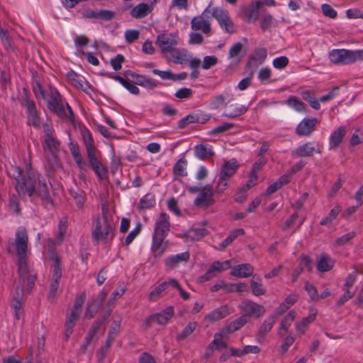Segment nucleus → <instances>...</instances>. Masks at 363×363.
<instances>
[{
    "label": "nucleus",
    "instance_id": "obj_1",
    "mask_svg": "<svg viewBox=\"0 0 363 363\" xmlns=\"http://www.w3.org/2000/svg\"><path fill=\"white\" fill-rule=\"evenodd\" d=\"M28 235L24 228L17 229L14 241L10 240L8 244V250L12 252L13 249L18 257V284L12 294V308L17 320H19L23 314L22 299L23 296V285L26 282L27 289L30 291L34 286L36 280V273L27 264V256L28 252Z\"/></svg>",
    "mask_w": 363,
    "mask_h": 363
},
{
    "label": "nucleus",
    "instance_id": "obj_2",
    "mask_svg": "<svg viewBox=\"0 0 363 363\" xmlns=\"http://www.w3.org/2000/svg\"><path fill=\"white\" fill-rule=\"evenodd\" d=\"M101 211V216L93 220L91 238L96 244H108L114 238V228L112 222L108 219V211L105 206H102Z\"/></svg>",
    "mask_w": 363,
    "mask_h": 363
},
{
    "label": "nucleus",
    "instance_id": "obj_3",
    "mask_svg": "<svg viewBox=\"0 0 363 363\" xmlns=\"http://www.w3.org/2000/svg\"><path fill=\"white\" fill-rule=\"evenodd\" d=\"M48 110L56 114L62 119L74 120V113L70 106L64 104L62 96L57 89L50 86L47 91L46 99Z\"/></svg>",
    "mask_w": 363,
    "mask_h": 363
},
{
    "label": "nucleus",
    "instance_id": "obj_4",
    "mask_svg": "<svg viewBox=\"0 0 363 363\" xmlns=\"http://www.w3.org/2000/svg\"><path fill=\"white\" fill-rule=\"evenodd\" d=\"M17 175L15 177L16 181V190L23 199L27 196L30 198V201L35 202V193L38 189V175H25L19 167L16 168Z\"/></svg>",
    "mask_w": 363,
    "mask_h": 363
},
{
    "label": "nucleus",
    "instance_id": "obj_5",
    "mask_svg": "<svg viewBox=\"0 0 363 363\" xmlns=\"http://www.w3.org/2000/svg\"><path fill=\"white\" fill-rule=\"evenodd\" d=\"M328 57L334 64H352L357 61H363V50L334 49L329 52Z\"/></svg>",
    "mask_w": 363,
    "mask_h": 363
},
{
    "label": "nucleus",
    "instance_id": "obj_6",
    "mask_svg": "<svg viewBox=\"0 0 363 363\" xmlns=\"http://www.w3.org/2000/svg\"><path fill=\"white\" fill-rule=\"evenodd\" d=\"M84 301L85 294L83 293L76 298L73 308L71 309L70 313L67 315V319L65 325V336L66 340L69 339L73 332V328L81 314L82 307Z\"/></svg>",
    "mask_w": 363,
    "mask_h": 363
},
{
    "label": "nucleus",
    "instance_id": "obj_7",
    "mask_svg": "<svg viewBox=\"0 0 363 363\" xmlns=\"http://www.w3.org/2000/svg\"><path fill=\"white\" fill-rule=\"evenodd\" d=\"M208 6H210L211 17L216 18L220 28L226 33H233L235 25L229 17L228 12L220 7H212V2Z\"/></svg>",
    "mask_w": 363,
    "mask_h": 363
},
{
    "label": "nucleus",
    "instance_id": "obj_8",
    "mask_svg": "<svg viewBox=\"0 0 363 363\" xmlns=\"http://www.w3.org/2000/svg\"><path fill=\"white\" fill-rule=\"evenodd\" d=\"M210 6H208L202 13L191 19V27L194 31L200 30L203 33L210 35L211 33Z\"/></svg>",
    "mask_w": 363,
    "mask_h": 363
},
{
    "label": "nucleus",
    "instance_id": "obj_9",
    "mask_svg": "<svg viewBox=\"0 0 363 363\" xmlns=\"http://www.w3.org/2000/svg\"><path fill=\"white\" fill-rule=\"evenodd\" d=\"M179 42V35L177 33H161L157 35L155 44L164 55L175 48Z\"/></svg>",
    "mask_w": 363,
    "mask_h": 363
},
{
    "label": "nucleus",
    "instance_id": "obj_10",
    "mask_svg": "<svg viewBox=\"0 0 363 363\" xmlns=\"http://www.w3.org/2000/svg\"><path fill=\"white\" fill-rule=\"evenodd\" d=\"M213 194L212 185H206L201 189L200 192L194 201V205L199 208H208L216 203Z\"/></svg>",
    "mask_w": 363,
    "mask_h": 363
},
{
    "label": "nucleus",
    "instance_id": "obj_11",
    "mask_svg": "<svg viewBox=\"0 0 363 363\" xmlns=\"http://www.w3.org/2000/svg\"><path fill=\"white\" fill-rule=\"evenodd\" d=\"M35 202L38 199H40L43 205L48 209L53 207V201L50 195L48 187L45 177L38 174V189L35 193Z\"/></svg>",
    "mask_w": 363,
    "mask_h": 363
},
{
    "label": "nucleus",
    "instance_id": "obj_12",
    "mask_svg": "<svg viewBox=\"0 0 363 363\" xmlns=\"http://www.w3.org/2000/svg\"><path fill=\"white\" fill-rule=\"evenodd\" d=\"M239 308L244 313L242 315H246L247 319L248 316L251 315L259 318L266 312L265 308L262 305L247 299L242 301Z\"/></svg>",
    "mask_w": 363,
    "mask_h": 363
},
{
    "label": "nucleus",
    "instance_id": "obj_13",
    "mask_svg": "<svg viewBox=\"0 0 363 363\" xmlns=\"http://www.w3.org/2000/svg\"><path fill=\"white\" fill-rule=\"evenodd\" d=\"M169 217L165 213H162L156 220L152 236L166 238L170 230Z\"/></svg>",
    "mask_w": 363,
    "mask_h": 363
},
{
    "label": "nucleus",
    "instance_id": "obj_14",
    "mask_svg": "<svg viewBox=\"0 0 363 363\" xmlns=\"http://www.w3.org/2000/svg\"><path fill=\"white\" fill-rule=\"evenodd\" d=\"M22 104L27 109L26 113L28 118V124L32 125L34 127H39L40 121L35 102L32 100H30L28 96L26 95L23 99Z\"/></svg>",
    "mask_w": 363,
    "mask_h": 363
},
{
    "label": "nucleus",
    "instance_id": "obj_15",
    "mask_svg": "<svg viewBox=\"0 0 363 363\" xmlns=\"http://www.w3.org/2000/svg\"><path fill=\"white\" fill-rule=\"evenodd\" d=\"M318 121L316 118H305L296 128V133L299 136H309L314 130Z\"/></svg>",
    "mask_w": 363,
    "mask_h": 363
},
{
    "label": "nucleus",
    "instance_id": "obj_16",
    "mask_svg": "<svg viewBox=\"0 0 363 363\" xmlns=\"http://www.w3.org/2000/svg\"><path fill=\"white\" fill-rule=\"evenodd\" d=\"M173 315L174 308L172 306H169L161 313L150 316L147 320V325L149 326L153 322H155L159 325H165L172 318Z\"/></svg>",
    "mask_w": 363,
    "mask_h": 363
},
{
    "label": "nucleus",
    "instance_id": "obj_17",
    "mask_svg": "<svg viewBox=\"0 0 363 363\" xmlns=\"http://www.w3.org/2000/svg\"><path fill=\"white\" fill-rule=\"evenodd\" d=\"M152 11V4L140 3L131 9L130 15L133 18L140 19L146 17Z\"/></svg>",
    "mask_w": 363,
    "mask_h": 363
},
{
    "label": "nucleus",
    "instance_id": "obj_18",
    "mask_svg": "<svg viewBox=\"0 0 363 363\" xmlns=\"http://www.w3.org/2000/svg\"><path fill=\"white\" fill-rule=\"evenodd\" d=\"M89 164L92 167V169L96 173L97 177L100 180H103L107 178L108 170L102 164V163L98 160L96 154L88 156Z\"/></svg>",
    "mask_w": 363,
    "mask_h": 363
},
{
    "label": "nucleus",
    "instance_id": "obj_19",
    "mask_svg": "<svg viewBox=\"0 0 363 363\" xmlns=\"http://www.w3.org/2000/svg\"><path fill=\"white\" fill-rule=\"evenodd\" d=\"M315 152L320 154L321 153V150L319 148L316 149L313 146L312 143L308 142L295 149L292 152V155L297 157H305L312 156Z\"/></svg>",
    "mask_w": 363,
    "mask_h": 363
},
{
    "label": "nucleus",
    "instance_id": "obj_20",
    "mask_svg": "<svg viewBox=\"0 0 363 363\" xmlns=\"http://www.w3.org/2000/svg\"><path fill=\"white\" fill-rule=\"evenodd\" d=\"M166 238L152 236V242L151 250L154 253L155 257H160L166 251L169 243L165 241Z\"/></svg>",
    "mask_w": 363,
    "mask_h": 363
},
{
    "label": "nucleus",
    "instance_id": "obj_21",
    "mask_svg": "<svg viewBox=\"0 0 363 363\" xmlns=\"http://www.w3.org/2000/svg\"><path fill=\"white\" fill-rule=\"evenodd\" d=\"M190 258L188 251L182 253L171 255L164 260L165 267L167 269H174L182 262H186Z\"/></svg>",
    "mask_w": 363,
    "mask_h": 363
},
{
    "label": "nucleus",
    "instance_id": "obj_22",
    "mask_svg": "<svg viewBox=\"0 0 363 363\" xmlns=\"http://www.w3.org/2000/svg\"><path fill=\"white\" fill-rule=\"evenodd\" d=\"M102 324V321H95L91 328H90L89 331L88 332L84 343L81 345L79 352V354H84L86 353L87 350L88 346L90 345L91 342L92 341L94 335L100 328L101 325Z\"/></svg>",
    "mask_w": 363,
    "mask_h": 363
},
{
    "label": "nucleus",
    "instance_id": "obj_23",
    "mask_svg": "<svg viewBox=\"0 0 363 363\" xmlns=\"http://www.w3.org/2000/svg\"><path fill=\"white\" fill-rule=\"evenodd\" d=\"M165 58L175 64H183L188 60V52L185 50L180 51L175 47L165 55Z\"/></svg>",
    "mask_w": 363,
    "mask_h": 363
},
{
    "label": "nucleus",
    "instance_id": "obj_24",
    "mask_svg": "<svg viewBox=\"0 0 363 363\" xmlns=\"http://www.w3.org/2000/svg\"><path fill=\"white\" fill-rule=\"evenodd\" d=\"M231 313L232 311L230 310L228 306H221L220 307L217 308L208 313L205 316V320H208L211 322H216L225 318Z\"/></svg>",
    "mask_w": 363,
    "mask_h": 363
},
{
    "label": "nucleus",
    "instance_id": "obj_25",
    "mask_svg": "<svg viewBox=\"0 0 363 363\" xmlns=\"http://www.w3.org/2000/svg\"><path fill=\"white\" fill-rule=\"evenodd\" d=\"M253 272V267L250 264L246 263L233 267L230 274L235 277L247 278L252 275Z\"/></svg>",
    "mask_w": 363,
    "mask_h": 363
},
{
    "label": "nucleus",
    "instance_id": "obj_26",
    "mask_svg": "<svg viewBox=\"0 0 363 363\" xmlns=\"http://www.w3.org/2000/svg\"><path fill=\"white\" fill-rule=\"evenodd\" d=\"M172 286H177V280L175 279H169L161 283L160 285L156 286L149 294V299L150 301H155L159 296L164 290L167 289Z\"/></svg>",
    "mask_w": 363,
    "mask_h": 363
},
{
    "label": "nucleus",
    "instance_id": "obj_27",
    "mask_svg": "<svg viewBox=\"0 0 363 363\" xmlns=\"http://www.w3.org/2000/svg\"><path fill=\"white\" fill-rule=\"evenodd\" d=\"M267 56V51L266 48L255 49L253 55L250 57L248 66L257 67L265 61Z\"/></svg>",
    "mask_w": 363,
    "mask_h": 363
},
{
    "label": "nucleus",
    "instance_id": "obj_28",
    "mask_svg": "<svg viewBox=\"0 0 363 363\" xmlns=\"http://www.w3.org/2000/svg\"><path fill=\"white\" fill-rule=\"evenodd\" d=\"M247 111V107L238 104H230L223 116L228 118H235Z\"/></svg>",
    "mask_w": 363,
    "mask_h": 363
},
{
    "label": "nucleus",
    "instance_id": "obj_29",
    "mask_svg": "<svg viewBox=\"0 0 363 363\" xmlns=\"http://www.w3.org/2000/svg\"><path fill=\"white\" fill-rule=\"evenodd\" d=\"M44 130L45 132V145L50 152H53L57 150L59 146V143L53 137L51 128L48 125H44Z\"/></svg>",
    "mask_w": 363,
    "mask_h": 363
},
{
    "label": "nucleus",
    "instance_id": "obj_30",
    "mask_svg": "<svg viewBox=\"0 0 363 363\" xmlns=\"http://www.w3.org/2000/svg\"><path fill=\"white\" fill-rule=\"evenodd\" d=\"M296 316V313L294 311H290L281 320L278 335L279 336H284L285 333L287 332L288 328L290 327L293 321L294 320Z\"/></svg>",
    "mask_w": 363,
    "mask_h": 363
},
{
    "label": "nucleus",
    "instance_id": "obj_31",
    "mask_svg": "<svg viewBox=\"0 0 363 363\" xmlns=\"http://www.w3.org/2000/svg\"><path fill=\"white\" fill-rule=\"evenodd\" d=\"M133 83L149 89H153L159 85L157 81L138 74L133 80Z\"/></svg>",
    "mask_w": 363,
    "mask_h": 363
},
{
    "label": "nucleus",
    "instance_id": "obj_32",
    "mask_svg": "<svg viewBox=\"0 0 363 363\" xmlns=\"http://www.w3.org/2000/svg\"><path fill=\"white\" fill-rule=\"evenodd\" d=\"M238 167V164L236 160H230L224 163L219 176L229 179L236 172Z\"/></svg>",
    "mask_w": 363,
    "mask_h": 363
},
{
    "label": "nucleus",
    "instance_id": "obj_33",
    "mask_svg": "<svg viewBox=\"0 0 363 363\" xmlns=\"http://www.w3.org/2000/svg\"><path fill=\"white\" fill-rule=\"evenodd\" d=\"M346 134L345 127L340 126L334 130L330 136V148L337 147L341 143Z\"/></svg>",
    "mask_w": 363,
    "mask_h": 363
},
{
    "label": "nucleus",
    "instance_id": "obj_34",
    "mask_svg": "<svg viewBox=\"0 0 363 363\" xmlns=\"http://www.w3.org/2000/svg\"><path fill=\"white\" fill-rule=\"evenodd\" d=\"M276 322V317L274 315H270L267 317L264 322L262 323V325L260 326L258 333L257 336L260 338H264L266 335L270 332V330L272 329L274 325Z\"/></svg>",
    "mask_w": 363,
    "mask_h": 363
},
{
    "label": "nucleus",
    "instance_id": "obj_35",
    "mask_svg": "<svg viewBox=\"0 0 363 363\" xmlns=\"http://www.w3.org/2000/svg\"><path fill=\"white\" fill-rule=\"evenodd\" d=\"M243 48V45L240 42H238L233 45L230 48L228 52L229 59L233 60V62L238 65L242 59L241 52Z\"/></svg>",
    "mask_w": 363,
    "mask_h": 363
},
{
    "label": "nucleus",
    "instance_id": "obj_36",
    "mask_svg": "<svg viewBox=\"0 0 363 363\" xmlns=\"http://www.w3.org/2000/svg\"><path fill=\"white\" fill-rule=\"evenodd\" d=\"M194 155L196 157L203 160L214 155L211 145L208 144H199L194 147Z\"/></svg>",
    "mask_w": 363,
    "mask_h": 363
},
{
    "label": "nucleus",
    "instance_id": "obj_37",
    "mask_svg": "<svg viewBox=\"0 0 363 363\" xmlns=\"http://www.w3.org/2000/svg\"><path fill=\"white\" fill-rule=\"evenodd\" d=\"M247 322L246 315H241L223 328V331L228 334L233 333L242 328Z\"/></svg>",
    "mask_w": 363,
    "mask_h": 363
},
{
    "label": "nucleus",
    "instance_id": "obj_38",
    "mask_svg": "<svg viewBox=\"0 0 363 363\" xmlns=\"http://www.w3.org/2000/svg\"><path fill=\"white\" fill-rule=\"evenodd\" d=\"M82 139L85 145L87 157L94 155L96 149L91 133L89 130L86 129L82 132Z\"/></svg>",
    "mask_w": 363,
    "mask_h": 363
},
{
    "label": "nucleus",
    "instance_id": "obj_39",
    "mask_svg": "<svg viewBox=\"0 0 363 363\" xmlns=\"http://www.w3.org/2000/svg\"><path fill=\"white\" fill-rule=\"evenodd\" d=\"M156 203L155 195L152 193H148L143 196L138 205L140 211H145L155 206Z\"/></svg>",
    "mask_w": 363,
    "mask_h": 363
},
{
    "label": "nucleus",
    "instance_id": "obj_40",
    "mask_svg": "<svg viewBox=\"0 0 363 363\" xmlns=\"http://www.w3.org/2000/svg\"><path fill=\"white\" fill-rule=\"evenodd\" d=\"M334 262L330 257L323 254L317 264V269L320 272H325L330 271L333 267Z\"/></svg>",
    "mask_w": 363,
    "mask_h": 363
},
{
    "label": "nucleus",
    "instance_id": "obj_41",
    "mask_svg": "<svg viewBox=\"0 0 363 363\" xmlns=\"http://www.w3.org/2000/svg\"><path fill=\"white\" fill-rule=\"evenodd\" d=\"M187 160L184 158H180L174 165L173 174L175 177H184L187 175L186 172Z\"/></svg>",
    "mask_w": 363,
    "mask_h": 363
},
{
    "label": "nucleus",
    "instance_id": "obj_42",
    "mask_svg": "<svg viewBox=\"0 0 363 363\" xmlns=\"http://www.w3.org/2000/svg\"><path fill=\"white\" fill-rule=\"evenodd\" d=\"M316 313L317 312L315 310L311 309L310 314L307 317L303 318L300 323H296L297 331L301 333H304L308 324L315 320Z\"/></svg>",
    "mask_w": 363,
    "mask_h": 363
},
{
    "label": "nucleus",
    "instance_id": "obj_43",
    "mask_svg": "<svg viewBox=\"0 0 363 363\" xmlns=\"http://www.w3.org/2000/svg\"><path fill=\"white\" fill-rule=\"evenodd\" d=\"M227 334L226 332L223 331V329L220 332L214 335L213 340L208 345V350H213V347H216V349L219 350L220 348H225L227 344L223 340L224 335Z\"/></svg>",
    "mask_w": 363,
    "mask_h": 363
},
{
    "label": "nucleus",
    "instance_id": "obj_44",
    "mask_svg": "<svg viewBox=\"0 0 363 363\" xmlns=\"http://www.w3.org/2000/svg\"><path fill=\"white\" fill-rule=\"evenodd\" d=\"M207 230L205 228H191L184 237L190 240H199L206 235Z\"/></svg>",
    "mask_w": 363,
    "mask_h": 363
},
{
    "label": "nucleus",
    "instance_id": "obj_45",
    "mask_svg": "<svg viewBox=\"0 0 363 363\" xmlns=\"http://www.w3.org/2000/svg\"><path fill=\"white\" fill-rule=\"evenodd\" d=\"M250 286L252 292L255 296H259L264 295L266 293V290L259 277L256 278L255 276L253 277L250 281Z\"/></svg>",
    "mask_w": 363,
    "mask_h": 363
},
{
    "label": "nucleus",
    "instance_id": "obj_46",
    "mask_svg": "<svg viewBox=\"0 0 363 363\" xmlns=\"http://www.w3.org/2000/svg\"><path fill=\"white\" fill-rule=\"evenodd\" d=\"M341 211V207L339 205H336L328 213L327 216L323 218L320 222V224L321 225H330L333 221L337 218V215Z\"/></svg>",
    "mask_w": 363,
    "mask_h": 363
},
{
    "label": "nucleus",
    "instance_id": "obj_47",
    "mask_svg": "<svg viewBox=\"0 0 363 363\" xmlns=\"http://www.w3.org/2000/svg\"><path fill=\"white\" fill-rule=\"evenodd\" d=\"M198 327L197 322L193 321L188 323L184 330L177 336L178 340H183L191 335Z\"/></svg>",
    "mask_w": 363,
    "mask_h": 363
},
{
    "label": "nucleus",
    "instance_id": "obj_48",
    "mask_svg": "<svg viewBox=\"0 0 363 363\" xmlns=\"http://www.w3.org/2000/svg\"><path fill=\"white\" fill-rule=\"evenodd\" d=\"M199 122L197 113H191L178 121L177 127L179 129H184L189 124Z\"/></svg>",
    "mask_w": 363,
    "mask_h": 363
},
{
    "label": "nucleus",
    "instance_id": "obj_49",
    "mask_svg": "<svg viewBox=\"0 0 363 363\" xmlns=\"http://www.w3.org/2000/svg\"><path fill=\"white\" fill-rule=\"evenodd\" d=\"M52 260L53 264L52 279L54 280H60L62 277V269L60 258L57 255H54L52 257Z\"/></svg>",
    "mask_w": 363,
    "mask_h": 363
},
{
    "label": "nucleus",
    "instance_id": "obj_50",
    "mask_svg": "<svg viewBox=\"0 0 363 363\" xmlns=\"http://www.w3.org/2000/svg\"><path fill=\"white\" fill-rule=\"evenodd\" d=\"M231 267L230 261L226 260L224 262L215 261L210 266V269L213 273L214 272H221L223 271L227 270Z\"/></svg>",
    "mask_w": 363,
    "mask_h": 363
},
{
    "label": "nucleus",
    "instance_id": "obj_51",
    "mask_svg": "<svg viewBox=\"0 0 363 363\" xmlns=\"http://www.w3.org/2000/svg\"><path fill=\"white\" fill-rule=\"evenodd\" d=\"M100 308L101 306L99 305V303H96L94 301H91L87 304L86 311L84 313V317L87 319H91L97 313Z\"/></svg>",
    "mask_w": 363,
    "mask_h": 363
},
{
    "label": "nucleus",
    "instance_id": "obj_52",
    "mask_svg": "<svg viewBox=\"0 0 363 363\" xmlns=\"http://www.w3.org/2000/svg\"><path fill=\"white\" fill-rule=\"evenodd\" d=\"M286 104L291 108H294L296 111L298 112H301L304 111L305 105L304 104L298 100L295 96H290L287 101Z\"/></svg>",
    "mask_w": 363,
    "mask_h": 363
},
{
    "label": "nucleus",
    "instance_id": "obj_53",
    "mask_svg": "<svg viewBox=\"0 0 363 363\" xmlns=\"http://www.w3.org/2000/svg\"><path fill=\"white\" fill-rule=\"evenodd\" d=\"M235 127V124L232 123H223L222 125H218L210 131L211 135H219L225 131L230 130Z\"/></svg>",
    "mask_w": 363,
    "mask_h": 363
},
{
    "label": "nucleus",
    "instance_id": "obj_54",
    "mask_svg": "<svg viewBox=\"0 0 363 363\" xmlns=\"http://www.w3.org/2000/svg\"><path fill=\"white\" fill-rule=\"evenodd\" d=\"M67 228V220H60L58 225V233L57 236V244L62 243Z\"/></svg>",
    "mask_w": 363,
    "mask_h": 363
},
{
    "label": "nucleus",
    "instance_id": "obj_55",
    "mask_svg": "<svg viewBox=\"0 0 363 363\" xmlns=\"http://www.w3.org/2000/svg\"><path fill=\"white\" fill-rule=\"evenodd\" d=\"M304 289L307 291L308 294L310 296V298L312 301H316L319 299V295L318 294V291H317L315 286L313 284H311L307 281L305 284Z\"/></svg>",
    "mask_w": 363,
    "mask_h": 363
},
{
    "label": "nucleus",
    "instance_id": "obj_56",
    "mask_svg": "<svg viewBox=\"0 0 363 363\" xmlns=\"http://www.w3.org/2000/svg\"><path fill=\"white\" fill-rule=\"evenodd\" d=\"M125 61V57L121 54H118L110 60L111 65L115 71H118L122 68V63Z\"/></svg>",
    "mask_w": 363,
    "mask_h": 363
},
{
    "label": "nucleus",
    "instance_id": "obj_57",
    "mask_svg": "<svg viewBox=\"0 0 363 363\" xmlns=\"http://www.w3.org/2000/svg\"><path fill=\"white\" fill-rule=\"evenodd\" d=\"M67 79L71 82V84L75 86L76 88H82V81L79 79L78 74L74 72L73 70H71L67 72Z\"/></svg>",
    "mask_w": 363,
    "mask_h": 363
},
{
    "label": "nucleus",
    "instance_id": "obj_58",
    "mask_svg": "<svg viewBox=\"0 0 363 363\" xmlns=\"http://www.w3.org/2000/svg\"><path fill=\"white\" fill-rule=\"evenodd\" d=\"M289 62V60L286 56H281L273 60L272 65L274 68L281 69L285 68Z\"/></svg>",
    "mask_w": 363,
    "mask_h": 363
},
{
    "label": "nucleus",
    "instance_id": "obj_59",
    "mask_svg": "<svg viewBox=\"0 0 363 363\" xmlns=\"http://www.w3.org/2000/svg\"><path fill=\"white\" fill-rule=\"evenodd\" d=\"M140 35V33L138 30L135 29H128L125 32V39L126 43H132L135 40H138Z\"/></svg>",
    "mask_w": 363,
    "mask_h": 363
},
{
    "label": "nucleus",
    "instance_id": "obj_60",
    "mask_svg": "<svg viewBox=\"0 0 363 363\" xmlns=\"http://www.w3.org/2000/svg\"><path fill=\"white\" fill-rule=\"evenodd\" d=\"M218 62V57L214 55L206 56L203 60L202 68L204 69H208L215 66Z\"/></svg>",
    "mask_w": 363,
    "mask_h": 363
},
{
    "label": "nucleus",
    "instance_id": "obj_61",
    "mask_svg": "<svg viewBox=\"0 0 363 363\" xmlns=\"http://www.w3.org/2000/svg\"><path fill=\"white\" fill-rule=\"evenodd\" d=\"M355 236L356 233L354 231H352L338 238L335 240V242L337 245H345L347 243H348L351 240H352Z\"/></svg>",
    "mask_w": 363,
    "mask_h": 363
},
{
    "label": "nucleus",
    "instance_id": "obj_62",
    "mask_svg": "<svg viewBox=\"0 0 363 363\" xmlns=\"http://www.w3.org/2000/svg\"><path fill=\"white\" fill-rule=\"evenodd\" d=\"M193 94V91L191 89L184 87L178 89L174 94V96L177 99H189Z\"/></svg>",
    "mask_w": 363,
    "mask_h": 363
},
{
    "label": "nucleus",
    "instance_id": "obj_63",
    "mask_svg": "<svg viewBox=\"0 0 363 363\" xmlns=\"http://www.w3.org/2000/svg\"><path fill=\"white\" fill-rule=\"evenodd\" d=\"M228 179L218 176V180L215 188V192L216 194L223 193L228 187Z\"/></svg>",
    "mask_w": 363,
    "mask_h": 363
},
{
    "label": "nucleus",
    "instance_id": "obj_64",
    "mask_svg": "<svg viewBox=\"0 0 363 363\" xmlns=\"http://www.w3.org/2000/svg\"><path fill=\"white\" fill-rule=\"evenodd\" d=\"M272 75V71L269 67L262 68L258 73V79L264 83H268Z\"/></svg>",
    "mask_w": 363,
    "mask_h": 363
}]
</instances>
